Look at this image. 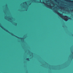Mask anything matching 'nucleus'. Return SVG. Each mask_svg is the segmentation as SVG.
Listing matches in <instances>:
<instances>
[{"instance_id":"11","label":"nucleus","mask_w":73,"mask_h":73,"mask_svg":"<svg viewBox=\"0 0 73 73\" xmlns=\"http://www.w3.org/2000/svg\"><path fill=\"white\" fill-rule=\"evenodd\" d=\"M55 0V1H56V0Z\"/></svg>"},{"instance_id":"1","label":"nucleus","mask_w":73,"mask_h":73,"mask_svg":"<svg viewBox=\"0 0 73 73\" xmlns=\"http://www.w3.org/2000/svg\"><path fill=\"white\" fill-rule=\"evenodd\" d=\"M0 27H1V28H2L4 30V31H5L6 32H7L9 33V34H11V35L12 36H14V37H16V38H19V39H21V40H24V38H20L16 36L15 35H13V34L12 33H10L7 30L5 29L4 27H3L2 26H1V25H0Z\"/></svg>"},{"instance_id":"4","label":"nucleus","mask_w":73,"mask_h":73,"mask_svg":"<svg viewBox=\"0 0 73 73\" xmlns=\"http://www.w3.org/2000/svg\"><path fill=\"white\" fill-rule=\"evenodd\" d=\"M67 1L68 2H72V3H73V1H71L70 0H67Z\"/></svg>"},{"instance_id":"9","label":"nucleus","mask_w":73,"mask_h":73,"mask_svg":"<svg viewBox=\"0 0 73 73\" xmlns=\"http://www.w3.org/2000/svg\"><path fill=\"white\" fill-rule=\"evenodd\" d=\"M15 25H17V23H15Z\"/></svg>"},{"instance_id":"6","label":"nucleus","mask_w":73,"mask_h":73,"mask_svg":"<svg viewBox=\"0 0 73 73\" xmlns=\"http://www.w3.org/2000/svg\"><path fill=\"white\" fill-rule=\"evenodd\" d=\"M23 4H27V2H25L24 3H23Z\"/></svg>"},{"instance_id":"10","label":"nucleus","mask_w":73,"mask_h":73,"mask_svg":"<svg viewBox=\"0 0 73 73\" xmlns=\"http://www.w3.org/2000/svg\"><path fill=\"white\" fill-rule=\"evenodd\" d=\"M43 4H44V2H43Z\"/></svg>"},{"instance_id":"3","label":"nucleus","mask_w":73,"mask_h":73,"mask_svg":"<svg viewBox=\"0 0 73 73\" xmlns=\"http://www.w3.org/2000/svg\"><path fill=\"white\" fill-rule=\"evenodd\" d=\"M55 12H57V14H58V15H59L60 17H61V15H62V14L59 13L58 11H55Z\"/></svg>"},{"instance_id":"12","label":"nucleus","mask_w":73,"mask_h":73,"mask_svg":"<svg viewBox=\"0 0 73 73\" xmlns=\"http://www.w3.org/2000/svg\"><path fill=\"white\" fill-rule=\"evenodd\" d=\"M25 11H27V10H25Z\"/></svg>"},{"instance_id":"8","label":"nucleus","mask_w":73,"mask_h":73,"mask_svg":"<svg viewBox=\"0 0 73 73\" xmlns=\"http://www.w3.org/2000/svg\"><path fill=\"white\" fill-rule=\"evenodd\" d=\"M39 3H42V2H41L40 1Z\"/></svg>"},{"instance_id":"5","label":"nucleus","mask_w":73,"mask_h":73,"mask_svg":"<svg viewBox=\"0 0 73 73\" xmlns=\"http://www.w3.org/2000/svg\"><path fill=\"white\" fill-rule=\"evenodd\" d=\"M26 60L28 61H29V58H27L26 59Z\"/></svg>"},{"instance_id":"2","label":"nucleus","mask_w":73,"mask_h":73,"mask_svg":"<svg viewBox=\"0 0 73 73\" xmlns=\"http://www.w3.org/2000/svg\"><path fill=\"white\" fill-rule=\"evenodd\" d=\"M62 16L63 17H65V18H66L64 19V21H68V17L66 15H63Z\"/></svg>"},{"instance_id":"7","label":"nucleus","mask_w":73,"mask_h":73,"mask_svg":"<svg viewBox=\"0 0 73 73\" xmlns=\"http://www.w3.org/2000/svg\"><path fill=\"white\" fill-rule=\"evenodd\" d=\"M68 19H69L70 20H71V18H68Z\"/></svg>"},{"instance_id":"13","label":"nucleus","mask_w":73,"mask_h":73,"mask_svg":"<svg viewBox=\"0 0 73 73\" xmlns=\"http://www.w3.org/2000/svg\"><path fill=\"white\" fill-rule=\"evenodd\" d=\"M50 7H52L51 6H50Z\"/></svg>"}]
</instances>
